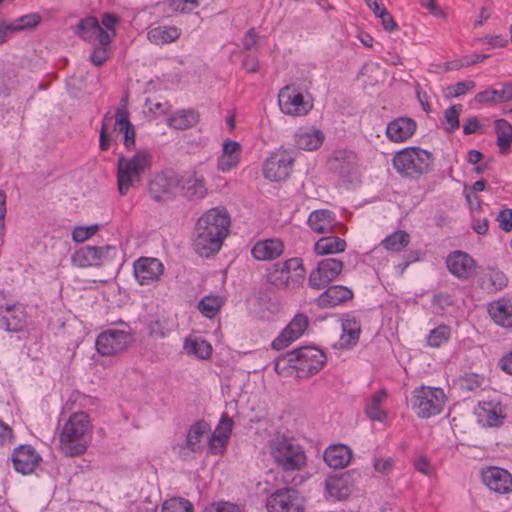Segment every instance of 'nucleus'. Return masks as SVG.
Instances as JSON below:
<instances>
[{
    "mask_svg": "<svg viewBox=\"0 0 512 512\" xmlns=\"http://www.w3.org/2000/svg\"><path fill=\"white\" fill-rule=\"evenodd\" d=\"M361 334L360 321L352 315H345L342 318V334L339 340V345L342 348L354 346L359 341Z\"/></svg>",
    "mask_w": 512,
    "mask_h": 512,
    "instance_id": "nucleus-31",
    "label": "nucleus"
},
{
    "mask_svg": "<svg viewBox=\"0 0 512 512\" xmlns=\"http://www.w3.org/2000/svg\"><path fill=\"white\" fill-rule=\"evenodd\" d=\"M477 415L483 425L489 427L500 426L505 418L503 407L499 403L484 402L479 405Z\"/></svg>",
    "mask_w": 512,
    "mask_h": 512,
    "instance_id": "nucleus-32",
    "label": "nucleus"
},
{
    "mask_svg": "<svg viewBox=\"0 0 512 512\" xmlns=\"http://www.w3.org/2000/svg\"><path fill=\"white\" fill-rule=\"evenodd\" d=\"M232 427V420L224 416L212 434L218 437L226 438V440H228L232 431Z\"/></svg>",
    "mask_w": 512,
    "mask_h": 512,
    "instance_id": "nucleus-56",
    "label": "nucleus"
},
{
    "mask_svg": "<svg viewBox=\"0 0 512 512\" xmlns=\"http://www.w3.org/2000/svg\"><path fill=\"white\" fill-rule=\"evenodd\" d=\"M346 241L337 236H325L314 244V252L318 256L336 254L346 249Z\"/></svg>",
    "mask_w": 512,
    "mask_h": 512,
    "instance_id": "nucleus-39",
    "label": "nucleus"
},
{
    "mask_svg": "<svg viewBox=\"0 0 512 512\" xmlns=\"http://www.w3.org/2000/svg\"><path fill=\"white\" fill-rule=\"evenodd\" d=\"M152 155L147 150H139L131 157L120 156L117 161V186L121 195H126L136 187L142 175L150 169Z\"/></svg>",
    "mask_w": 512,
    "mask_h": 512,
    "instance_id": "nucleus-4",
    "label": "nucleus"
},
{
    "mask_svg": "<svg viewBox=\"0 0 512 512\" xmlns=\"http://www.w3.org/2000/svg\"><path fill=\"white\" fill-rule=\"evenodd\" d=\"M487 276L490 284L486 285V289L497 291L506 286L507 279L502 272L491 270Z\"/></svg>",
    "mask_w": 512,
    "mask_h": 512,
    "instance_id": "nucleus-54",
    "label": "nucleus"
},
{
    "mask_svg": "<svg viewBox=\"0 0 512 512\" xmlns=\"http://www.w3.org/2000/svg\"><path fill=\"white\" fill-rule=\"evenodd\" d=\"M199 115L194 110H181L171 115L167 120V125L177 130H185L197 124Z\"/></svg>",
    "mask_w": 512,
    "mask_h": 512,
    "instance_id": "nucleus-41",
    "label": "nucleus"
},
{
    "mask_svg": "<svg viewBox=\"0 0 512 512\" xmlns=\"http://www.w3.org/2000/svg\"><path fill=\"white\" fill-rule=\"evenodd\" d=\"M163 273V265L156 258H140L134 264V275L141 285H150Z\"/></svg>",
    "mask_w": 512,
    "mask_h": 512,
    "instance_id": "nucleus-24",
    "label": "nucleus"
},
{
    "mask_svg": "<svg viewBox=\"0 0 512 512\" xmlns=\"http://www.w3.org/2000/svg\"><path fill=\"white\" fill-rule=\"evenodd\" d=\"M184 350L188 355L206 360L212 354V346L202 337H188L184 342Z\"/></svg>",
    "mask_w": 512,
    "mask_h": 512,
    "instance_id": "nucleus-40",
    "label": "nucleus"
},
{
    "mask_svg": "<svg viewBox=\"0 0 512 512\" xmlns=\"http://www.w3.org/2000/svg\"><path fill=\"white\" fill-rule=\"evenodd\" d=\"M416 127V122L413 119L399 117L388 123L386 136L392 142H404L412 137L416 131Z\"/></svg>",
    "mask_w": 512,
    "mask_h": 512,
    "instance_id": "nucleus-25",
    "label": "nucleus"
},
{
    "mask_svg": "<svg viewBox=\"0 0 512 512\" xmlns=\"http://www.w3.org/2000/svg\"><path fill=\"white\" fill-rule=\"evenodd\" d=\"M305 270L300 258L278 262L267 273V281L281 290H295L304 280Z\"/></svg>",
    "mask_w": 512,
    "mask_h": 512,
    "instance_id": "nucleus-8",
    "label": "nucleus"
},
{
    "mask_svg": "<svg viewBox=\"0 0 512 512\" xmlns=\"http://www.w3.org/2000/svg\"><path fill=\"white\" fill-rule=\"evenodd\" d=\"M482 482L491 490L499 494L512 491L511 474L499 467H488L481 472Z\"/></svg>",
    "mask_w": 512,
    "mask_h": 512,
    "instance_id": "nucleus-22",
    "label": "nucleus"
},
{
    "mask_svg": "<svg viewBox=\"0 0 512 512\" xmlns=\"http://www.w3.org/2000/svg\"><path fill=\"white\" fill-rule=\"evenodd\" d=\"M475 102L498 104L512 101V82H505L501 89H486L476 94Z\"/></svg>",
    "mask_w": 512,
    "mask_h": 512,
    "instance_id": "nucleus-33",
    "label": "nucleus"
},
{
    "mask_svg": "<svg viewBox=\"0 0 512 512\" xmlns=\"http://www.w3.org/2000/svg\"><path fill=\"white\" fill-rule=\"evenodd\" d=\"M117 256L115 246H84L71 256L72 265L78 268L102 267L112 262Z\"/></svg>",
    "mask_w": 512,
    "mask_h": 512,
    "instance_id": "nucleus-10",
    "label": "nucleus"
},
{
    "mask_svg": "<svg viewBox=\"0 0 512 512\" xmlns=\"http://www.w3.org/2000/svg\"><path fill=\"white\" fill-rule=\"evenodd\" d=\"M94 45H95V48H94L90 58L94 65L100 66L109 57L110 44H106V45L94 44Z\"/></svg>",
    "mask_w": 512,
    "mask_h": 512,
    "instance_id": "nucleus-53",
    "label": "nucleus"
},
{
    "mask_svg": "<svg viewBox=\"0 0 512 512\" xmlns=\"http://www.w3.org/2000/svg\"><path fill=\"white\" fill-rule=\"evenodd\" d=\"M41 460V456L31 445H20L12 454L14 469L23 475L34 472Z\"/></svg>",
    "mask_w": 512,
    "mask_h": 512,
    "instance_id": "nucleus-21",
    "label": "nucleus"
},
{
    "mask_svg": "<svg viewBox=\"0 0 512 512\" xmlns=\"http://www.w3.org/2000/svg\"><path fill=\"white\" fill-rule=\"evenodd\" d=\"M308 317L305 314L299 313L289 322V324L282 330L279 336L273 340L272 348L275 350H282L289 346L292 342L300 338L308 327Z\"/></svg>",
    "mask_w": 512,
    "mask_h": 512,
    "instance_id": "nucleus-19",
    "label": "nucleus"
},
{
    "mask_svg": "<svg viewBox=\"0 0 512 512\" xmlns=\"http://www.w3.org/2000/svg\"><path fill=\"white\" fill-rule=\"evenodd\" d=\"M475 87L476 83L472 80L458 82L446 88V96L453 98L460 97L462 95H465L467 92L473 90Z\"/></svg>",
    "mask_w": 512,
    "mask_h": 512,
    "instance_id": "nucleus-51",
    "label": "nucleus"
},
{
    "mask_svg": "<svg viewBox=\"0 0 512 512\" xmlns=\"http://www.w3.org/2000/svg\"><path fill=\"white\" fill-rule=\"evenodd\" d=\"M325 489L330 497L336 500L345 499L351 493L350 477L330 476L325 480Z\"/></svg>",
    "mask_w": 512,
    "mask_h": 512,
    "instance_id": "nucleus-37",
    "label": "nucleus"
},
{
    "mask_svg": "<svg viewBox=\"0 0 512 512\" xmlns=\"http://www.w3.org/2000/svg\"><path fill=\"white\" fill-rule=\"evenodd\" d=\"M497 220L502 230L510 232L512 230V209L500 211Z\"/></svg>",
    "mask_w": 512,
    "mask_h": 512,
    "instance_id": "nucleus-60",
    "label": "nucleus"
},
{
    "mask_svg": "<svg viewBox=\"0 0 512 512\" xmlns=\"http://www.w3.org/2000/svg\"><path fill=\"white\" fill-rule=\"evenodd\" d=\"M227 442L228 440H226V438L218 437L213 434H208L207 443L209 451L212 454H222L223 451L225 450Z\"/></svg>",
    "mask_w": 512,
    "mask_h": 512,
    "instance_id": "nucleus-55",
    "label": "nucleus"
},
{
    "mask_svg": "<svg viewBox=\"0 0 512 512\" xmlns=\"http://www.w3.org/2000/svg\"><path fill=\"white\" fill-rule=\"evenodd\" d=\"M111 133L122 134L123 144L127 149H131L135 145V129L129 121L128 111L124 106L117 108L114 122L110 112L103 116L100 130V149L102 151H107L110 148Z\"/></svg>",
    "mask_w": 512,
    "mask_h": 512,
    "instance_id": "nucleus-5",
    "label": "nucleus"
},
{
    "mask_svg": "<svg viewBox=\"0 0 512 512\" xmlns=\"http://www.w3.org/2000/svg\"><path fill=\"white\" fill-rule=\"evenodd\" d=\"M179 188V176L156 174L149 183V193L156 201L171 199Z\"/></svg>",
    "mask_w": 512,
    "mask_h": 512,
    "instance_id": "nucleus-20",
    "label": "nucleus"
},
{
    "mask_svg": "<svg viewBox=\"0 0 512 512\" xmlns=\"http://www.w3.org/2000/svg\"><path fill=\"white\" fill-rule=\"evenodd\" d=\"M353 297V292L341 285L329 286L322 294L317 298L318 306L322 308L334 307L345 301L350 300Z\"/></svg>",
    "mask_w": 512,
    "mask_h": 512,
    "instance_id": "nucleus-30",
    "label": "nucleus"
},
{
    "mask_svg": "<svg viewBox=\"0 0 512 512\" xmlns=\"http://www.w3.org/2000/svg\"><path fill=\"white\" fill-rule=\"evenodd\" d=\"M324 139V133L320 129L313 127H301L294 135L296 146L305 151L317 150L322 145Z\"/></svg>",
    "mask_w": 512,
    "mask_h": 512,
    "instance_id": "nucleus-26",
    "label": "nucleus"
},
{
    "mask_svg": "<svg viewBox=\"0 0 512 512\" xmlns=\"http://www.w3.org/2000/svg\"><path fill=\"white\" fill-rule=\"evenodd\" d=\"M204 512H240V510L235 504L229 502H218L206 507Z\"/></svg>",
    "mask_w": 512,
    "mask_h": 512,
    "instance_id": "nucleus-58",
    "label": "nucleus"
},
{
    "mask_svg": "<svg viewBox=\"0 0 512 512\" xmlns=\"http://www.w3.org/2000/svg\"><path fill=\"white\" fill-rule=\"evenodd\" d=\"M2 318L6 322L7 330L18 331L23 326L22 312L15 306L1 307Z\"/></svg>",
    "mask_w": 512,
    "mask_h": 512,
    "instance_id": "nucleus-46",
    "label": "nucleus"
},
{
    "mask_svg": "<svg viewBox=\"0 0 512 512\" xmlns=\"http://www.w3.org/2000/svg\"><path fill=\"white\" fill-rule=\"evenodd\" d=\"M13 443L12 428L0 420V446H10Z\"/></svg>",
    "mask_w": 512,
    "mask_h": 512,
    "instance_id": "nucleus-59",
    "label": "nucleus"
},
{
    "mask_svg": "<svg viewBox=\"0 0 512 512\" xmlns=\"http://www.w3.org/2000/svg\"><path fill=\"white\" fill-rule=\"evenodd\" d=\"M268 451L275 466L283 472L300 471L306 466V454L292 438L275 435L268 441Z\"/></svg>",
    "mask_w": 512,
    "mask_h": 512,
    "instance_id": "nucleus-3",
    "label": "nucleus"
},
{
    "mask_svg": "<svg viewBox=\"0 0 512 512\" xmlns=\"http://www.w3.org/2000/svg\"><path fill=\"white\" fill-rule=\"evenodd\" d=\"M379 18L381 19L382 26L386 31L391 32L397 28V24L387 10H382V14L379 15Z\"/></svg>",
    "mask_w": 512,
    "mask_h": 512,
    "instance_id": "nucleus-64",
    "label": "nucleus"
},
{
    "mask_svg": "<svg viewBox=\"0 0 512 512\" xmlns=\"http://www.w3.org/2000/svg\"><path fill=\"white\" fill-rule=\"evenodd\" d=\"M132 341L130 333L124 330L107 329L95 341L97 352L102 356H114L123 352Z\"/></svg>",
    "mask_w": 512,
    "mask_h": 512,
    "instance_id": "nucleus-14",
    "label": "nucleus"
},
{
    "mask_svg": "<svg viewBox=\"0 0 512 512\" xmlns=\"http://www.w3.org/2000/svg\"><path fill=\"white\" fill-rule=\"evenodd\" d=\"M445 394L440 388L421 386L412 393L411 405L421 418H429L439 414L445 404Z\"/></svg>",
    "mask_w": 512,
    "mask_h": 512,
    "instance_id": "nucleus-9",
    "label": "nucleus"
},
{
    "mask_svg": "<svg viewBox=\"0 0 512 512\" xmlns=\"http://www.w3.org/2000/svg\"><path fill=\"white\" fill-rule=\"evenodd\" d=\"M387 399L385 390H379L371 395L365 406L366 415L373 421L383 422L387 417L384 403Z\"/></svg>",
    "mask_w": 512,
    "mask_h": 512,
    "instance_id": "nucleus-38",
    "label": "nucleus"
},
{
    "mask_svg": "<svg viewBox=\"0 0 512 512\" xmlns=\"http://www.w3.org/2000/svg\"><path fill=\"white\" fill-rule=\"evenodd\" d=\"M351 456L349 447L342 444L331 445L324 452V461L331 468L341 469L350 463Z\"/></svg>",
    "mask_w": 512,
    "mask_h": 512,
    "instance_id": "nucleus-36",
    "label": "nucleus"
},
{
    "mask_svg": "<svg viewBox=\"0 0 512 512\" xmlns=\"http://www.w3.org/2000/svg\"><path fill=\"white\" fill-rule=\"evenodd\" d=\"M98 229L99 226L97 224L75 227L72 231V239L76 243H82L95 235Z\"/></svg>",
    "mask_w": 512,
    "mask_h": 512,
    "instance_id": "nucleus-52",
    "label": "nucleus"
},
{
    "mask_svg": "<svg viewBox=\"0 0 512 512\" xmlns=\"http://www.w3.org/2000/svg\"><path fill=\"white\" fill-rule=\"evenodd\" d=\"M446 265L449 272L459 279H468L476 269L475 260L467 253L454 251L447 256Z\"/></svg>",
    "mask_w": 512,
    "mask_h": 512,
    "instance_id": "nucleus-23",
    "label": "nucleus"
},
{
    "mask_svg": "<svg viewBox=\"0 0 512 512\" xmlns=\"http://www.w3.org/2000/svg\"><path fill=\"white\" fill-rule=\"evenodd\" d=\"M308 225L315 233L326 234L333 232L338 225L335 214L327 209L313 211L308 218Z\"/></svg>",
    "mask_w": 512,
    "mask_h": 512,
    "instance_id": "nucleus-29",
    "label": "nucleus"
},
{
    "mask_svg": "<svg viewBox=\"0 0 512 512\" xmlns=\"http://www.w3.org/2000/svg\"><path fill=\"white\" fill-rule=\"evenodd\" d=\"M497 145L501 154H506L512 143V125L505 119H498L494 122Z\"/></svg>",
    "mask_w": 512,
    "mask_h": 512,
    "instance_id": "nucleus-42",
    "label": "nucleus"
},
{
    "mask_svg": "<svg viewBox=\"0 0 512 512\" xmlns=\"http://www.w3.org/2000/svg\"><path fill=\"white\" fill-rule=\"evenodd\" d=\"M117 23L118 17L110 13L102 16L101 23L95 17H87L78 23L77 34L92 44H110L116 36Z\"/></svg>",
    "mask_w": 512,
    "mask_h": 512,
    "instance_id": "nucleus-7",
    "label": "nucleus"
},
{
    "mask_svg": "<svg viewBox=\"0 0 512 512\" xmlns=\"http://www.w3.org/2000/svg\"><path fill=\"white\" fill-rule=\"evenodd\" d=\"M295 161V153L288 149H278L263 163V176L274 182L286 180Z\"/></svg>",
    "mask_w": 512,
    "mask_h": 512,
    "instance_id": "nucleus-11",
    "label": "nucleus"
},
{
    "mask_svg": "<svg viewBox=\"0 0 512 512\" xmlns=\"http://www.w3.org/2000/svg\"><path fill=\"white\" fill-rule=\"evenodd\" d=\"M241 151V145L238 142L230 139L225 140L222 154L217 161V169L225 173L237 167L240 162Z\"/></svg>",
    "mask_w": 512,
    "mask_h": 512,
    "instance_id": "nucleus-27",
    "label": "nucleus"
},
{
    "mask_svg": "<svg viewBox=\"0 0 512 512\" xmlns=\"http://www.w3.org/2000/svg\"><path fill=\"white\" fill-rule=\"evenodd\" d=\"M40 22L41 16L38 13L26 14L10 23V33L33 29L38 26Z\"/></svg>",
    "mask_w": 512,
    "mask_h": 512,
    "instance_id": "nucleus-47",
    "label": "nucleus"
},
{
    "mask_svg": "<svg viewBox=\"0 0 512 512\" xmlns=\"http://www.w3.org/2000/svg\"><path fill=\"white\" fill-rule=\"evenodd\" d=\"M92 424L88 413H73L62 427L60 449L67 456L83 454L91 441Z\"/></svg>",
    "mask_w": 512,
    "mask_h": 512,
    "instance_id": "nucleus-2",
    "label": "nucleus"
},
{
    "mask_svg": "<svg viewBox=\"0 0 512 512\" xmlns=\"http://www.w3.org/2000/svg\"><path fill=\"white\" fill-rule=\"evenodd\" d=\"M296 360V376L308 378L319 372L326 362L325 354L315 347H301L294 350Z\"/></svg>",
    "mask_w": 512,
    "mask_h": 512,
    "instance_id": "nucleus-12",
    "label": "nucleus"
},
{
    "mask_svg": "<svg viewBox=\"0 0 512 512\" xmlns=\"http://www.w3.org/2000/svg\"><path fill=\"white\" fill-rule=\"evenodd\" d=\"M343 269V262L336 258H326L319 261L310 272L309 287L321 290L337 279Z\"/></svg>",
    "mask_w": 512,
    "mask_h": 512,
    "instance_id": "nucleus-16",
    "label": "nucleus"
},
{
    "mask_svg": "<svg viewBox=\"0 0 512 512\" xmlns=\"http://www.w3.org/2000/svg\"><path fill=\"white\" fill-rule=\"evenodd\" d=\"M161 512H193V505L187 499L173 497L164 501Z\"/></svg>",
    "mask_w": 512,
    "mask_h": 512,
    "instance_id": "nucleus-49",
    "label": "nucleus"
},
{
    "mask_svg": "<svg viewBox=\"0 0 512 512\" xmlns=\"http://www.w3.org/2000/svg\"><path fill=\"white\" fill-rule=\"evenodd\" d=\"M178 190L189 201L204 199L208 195L205 175L197 170L185 172L179 176Z\"/></svg>",
    "mask_w": 512,
    "mask_h": 512,
    "instance_id": "nucleus-17",
    "label": "nucleus"
},
{
    "mask_svg": "<svg viewBox=\"0 0 512 512\" xmlns=\"http://www.w3.org/2000/svg\"><path fill=\"white\" fill-rule=\"evenodd\" d=\"M450 337V329L445 325H440L433 329L427 337V343L431 347H440L447 342Z\"/></svg>",
    "mask_w": 512,
    "mask_h": 512,
    "instance_id": "nucleus-50",
    "label": "nucleus"
},
{
    "mask_svg": "<svg viewBox=\"0 0 512 512\" xmlns=\"http://www.w3.org/2000/svg\"><path fill=\"white\" fill-rule=\"evenodd\" d=\"M414 466L417 471L424 475H430L432 472L430 461L424 456H419L415 460Z\"/></svg>",
    "mask_w": 512,
    "mask_h": 512,
    "instance_id": "nucleus-63",
    "label": "nucleus"
},
{
    "mask_svg": "<svg viewBox=\"0 0 512 512\" xmlns=\"http://www.w3.org/2000/svg\"><path fill=\"white\" fill-rule=\"evenodd\" d=\"M181 35V29L174 25H158L147 32L148 40L155 45H166L176 41Z\"/></svg>",
    "mask_w": 512,
    "mask_h": 512,
    "instance_id": "nucleus-34",
    "label": "nucleus"
},
{
    "mask_svg": "<svg viewBox=\"0 0 512 512\" xmlns=\"http://www.w3.org/2000/svg\"><path fill=\"white\" fill-rule=\"evenodd\" d=\"M482 378L477 374H466L460 379V386L468 391H473L480 387Z\"/></svg>",
    "mask_w": 512,
    "mask_h": 512,
    "instance_id": "nucleus-57",
    "label": "nucleus"
},
{
    "mask_svg": "<svg viewBox=\"0 0 512 512\" xmlns=\"http://www.w3.org/2000/svg\"><path fill=\"white\" fill-rule=\"evenodd\" d=\"M463 110L461 104L453 105L444 111L445 130L449 133L454 132L460 126L459 117Z\"/></svg>",
    "mask_w": 512,
    "mask_h": 512,
    "instance_id": "nucleus-48",
    "label": "nucleus"
},
{
    "mask_svg": "<svg viewBox=\"0 0 512 512\" xmlns=\"http://www.w3.org/2000/svg\"><path fill=\"white\" fill-rule=\"evenodd\" d=\"M223 304L224 300L219 295H207L198 303V309L203 316L213 318L218 314Z\"/></svg>",
    "mask_w": 512,
    "mask_h": 512,
    "instance_id": "nucleus-44",
    "label": "nucleus"
},
{
    "mask_svg": "<svg viewBox=\"0 0 512 512\" xmlns=\"http://www.w3.org/2000/svg\"><path fill=\"white\" fill-rule=\"evenodd\" d=\"M433 156L419 147H407L398 151L393 159L394 169L402 176L417 178L431 170Z\"/></svg>",
    "mask_w": 512,
    "mask_h": 512,
    "instance_id": "nucleus-6",
    "label": "nucleus"
},
{
    "mask_svg": "<svg viewBox=\"0 0 512 512\" xmlns=\"http://www.w3.org/2000/svg\"><path fill=\"white\" fill-rule=\"evenodd\" d=\"M488 313L498 326L512 328V300L501 298L491 302Z\"/></svg>",
    "mask_w": 512,
    "mask_h": 512,
    "instance_id": "nucleus-28",
    "label": "nucleus"
},
{
    "mask_svg": "<svg viewBox=\"0 0 512 512\" xmlns=\"http://www.w3.org/2000/svg\"><path fill=\"white\" fill-rule=\"evenodd\" d=\"M373 466L375 470L379 473L386 474L393 467V459L392 458H375Z\"/></svg>",
    "mask_w": 512,
    "mask_h": 512,
    "instance_id": "nucleus-62",
    "label": "nucleus"
},
{
    "mask_svg": "<svg viewBox=\"0 0 512 512\" xmlns=\"http://www.w3.org/2000/svg\"><path fill=\"white\" fill-rule=\"evenodd\" d=\"M266 507L269 512H303L304 498L293 488H282L267 498Z\"/></svg>",
    "mask_w": 512,
    "mask_h": 512,
    "instance_id": "nucleus-15",
    "label": "nucleus"
},
{
    "mask_svg": "<svg viewBox=\"0 0 512 512\" xmlns=\"http://www.w3.org/2000/svg\"><path fill=\"white\" fill-rule=\"evenodd\" d=\"M295 359H297V357L294 355V351L278 357L274 364L275 372L283 377L296 374V368H294V366H296Z\"/></svg>",
    "mask_w": 512,
    "mask_h": 512,
    "instance_id": "nucleus-45",
    "label": "nucleus"
},
{
    "mask_svg": "<svg viewBox=\"0 0 512 512\" xmlns=\"http://www.w3.org/2000/svg\"><path fill=\"white\" fill-rule=\"evenodd\" d=\"M281 111L291 116L306 115L313 107L309 99H305L303 93L294 85L282 88L278 95Z\"/></svg>",
    "mask_w": 512,
    "mask_h": 512,
    "instance_id": "nucleus-13",
    "label": "nucleus"
},
{
    "mask_svg": "<svg viewBox=\"0 0 512 512\" xmlns=\"http://www.w3.org/2000/svg\"><path fill=\"white\" fill-rule=\"evenodd\" d=\"M210 425L197 421L188 430L184 445L180 446L179 455L183 460L191 458V453H201L207 443Z\"/></svg>",
    "mask_w": 512,
    "mask_h": 512,
    "instance_id": "nucleus-18",
    "label": "nucleus"
},
{
    "mask_svg": "<svg viewBox=\"0 0 512 512\" xmlns=\"http://www.w3.org/2000/svg\"><path fill=\"white\" fill-rule=\"evenodd\" d=\"M149 335L155 338H164L166 336L165 327L160 320H152L148 324Z\"/></svg>",
    "mask_w": 512,
    "mask_h": 512,
    "instance_id": "nucleus-61",
    "label": "nucleus"
},
{
    "mask_svg": "<svg viewBox=\"0 0 512 512\" xmlns=\"http://www.w3.org/2000/svg\"><path fill=\"white\" fill-rule=\"evenodd\" d=\"M410 235L403 230L395 231L381 241V246L390 252H400L408 246Z\"/></svg>",
    "mask_w": 512,
    "mask_h": 512,
    "instance_id": "nucleus-43",
    "label": "nucleus"
},
{
    "mask_svg": "<svg viewBox=\"0 0 512 512\" xmlns=\"http://www.w3.org/2000/svg\"><path fill=\"white\" fill-rule=\"evenodd\" d=\"M283 253V243L278 239H266L257 242L252 248V255L261 261L273 260Z\"/></svg>",
    "mask_w": 512,
    "mask_h": 512,
    "instance_id": "nucleus-35",
    "label": "nucleus"
},
{
    "mask_svg": "<svg viewBox=\"0 0 512 512\" xmlns=\"http://www.w3.org/2000/svg\"><path fill=\"white\" fill-rule=\"evenodd\" d=\"M231 219L223 207L206 211L197 221L194 246L202 257H209L218 252L229 234Z\"/></svg>",
    "mask_w": 512,
    "mask_h": 512,
    "instance_id": "nucleus-1",
    "label": "nucleus"
}]
</instances>
